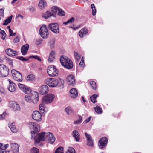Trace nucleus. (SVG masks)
<instances>
[{"instance_id":"25","label":"nucleus","mask_w":153,"mask_h":153,"mask_svg":"<svg viewBox=\"0 0 153 153\" xmlns=\"http://www.w3.org/2000/svg\"><path fill=\"white\" fill-rule=\"evenodd\" d=\"M6 53L9 56H14L17 54L16 51H13L10 48H8L6 50Z\"/></svg>"},{"instance_id":"45","label":"nucleus","mask_w":153,"mask_h":153,"mask_svg":"<svg viewBox=\"0 0 153 153\" xmlns=\"http://www.w3.org/2000/svg\"><path fill=\"white\" fill-rule=\"evenodd\" d=\"M91 8L92 9V15L94 16L96 12V10L95 8V7L93 4H92L91 5Z\"/></svg>"},{"instance_id":"53","label":"nucleus","mask_w":153,"mask_h":153,"mask_svg":"<svg viewBox=\"0 0 153 153\" xmlns=\"http://www.w3.org/2000/svg\"><path fill=\"white\" fill-rule=\"evenodd\" d=\"M30 57L31 58H34L36 59H37L38 60L40 61H41V59L38 56H30Z\"/></svg>"},{"instance_id":"22","label":"nucleus","mask_w":153,"mask_h":153,"mask_svg":"<svg viewBox=\"0 0 153 153\" xmlns=\"http://www.w3.org/2000/svg\"><path fill=\"white\" fill-rule=\"evenodd\" d=\"M11 150L13 153L18 152L19 150V146L17 143H12L10 144Z\"/></svg>"},{"instance_id":"52","label":"nucleus","mask_w":153,"mask_h":153,"mask_svg":"<svg viewBox=\"0 0 153 153\" xmlns=\"http://www.w3.org/2000/svg\"><path fill=\"white\" fill-rule=\"evenodd\" d=\"M17 58L22 61H26L28 60V59H26L22 56H18L17 57Z\"/></svg>"},{"instance_id":"51","label":"nucleus","mask_w":153,"mask_h":153,"mask_svg":"<svg viewBox=\"0 0 153 153\" xmlns=\"http://www.w3.org/2000/svg\"><path fill=\"white\" fill-rule=\"evenodd\" d=\"M42 42V40L41 39H38L36 40L35 43L36 45H38L41 44Z\"/></svg>"},{"instance_id":"31","label":"nucleus","mask_w":153,"mask_h":153,"mask_svg":"<svg viewBox=\"0 0 153 153\" xmlns=\"http://www.w3.org/2000/svg\"><path fill=\"white\" fill-rule=\"evenodd\" d=\"M9 127L12 132L16 133L17 132L18 129L16 128V126L13 123L10 124Z\"/></svg>"},{"instance_id":"61","label":"nucleus","mask_w":153,"mask_h":153,"mask_svg":"<svg viewBox=\"0 0 153 153\" xmlns=\"http://www.w3.org/2000/svg\"><path fill=\"white\" fill-rule=\"evenodd\" d=\"M9 146V145L8 144H6L4 146L3 145V150H5Z\"/></svg>"},{"instance_id":"4","label":"nucleus","mask_w":153,"mask_h":153,"mask_svg":"<svg viewBox=\"0 0 153 153\" xmlns=\"http://www.w3.org/2000/svg\"><path fill=\"white\" fill-rule=\"evenodd\" d=\"M24 99L28 103H36L39 100L38 94L36 92H34V94L32 96L25 95Z\"/></svg>"},{"instance_id":"54","label":"nucleus","mask_w":153,"mask_h":153,"mask_svg":"<svg viewBox=\"0 0 153 153\" xmlns=\"http://www.w3.org/2000/svg\"><path fill=\"white\" fill-rule=\"evenodd\" d=\"M4 8H2L0 9V15L2 16H4Z\"/></svg>"},{"instance_id":"13","label":"nucleus","mask_w":153,"mask_h":153,"mask_svg":"<svg viewBox=\"0 0 153 153\" xmlns=\"http://www.w3.org/2000/svg\"><path fill=\"white\" fill-rule=\"evenodd\" d=\"M32 117L33 119L38 122L40 121L42 119L41 114L39 111H37L33 112Z\"/></svg>"},{"instance_id":"15","label":"nucleus","mask_w":153,"mask_h":153,"mask_svg":"<svg viewBox=\"0 0 153 153\" xmlns=\"http://www.w3.org/2000/svg\"><path fill=\"white\" fill-rule=\"evenodd\" d=\"M71 98L73 99L77 98L78 96V92L76 89L73 88L71 89L69 91Z\"/></svg>"},{"instance_id":"19","label":"nucleus","mask_w":153,"mask_h":153,"mask_svg":"<svg viewBox=\"0 0 153 153\" xmlns=\"http://www.w3.org/2000/svg\"><path fill=\"white\" fill-rule=\"evenodd\" d=\"M67 81L68 84L73 85L75 84L74 76L72 75L68 76L67 79Z\"/></svg>"},{"instance_id":"63","label":"nucleus","mask_w":153,"mask_h":153,"mask_svg":"<svg viewBox=\"0 0 153 153\" xmlns=\"http://www.w3.org/2000/svg\"><path fill=\"white\" fill-rule=\"evenodd\" d=\"M3 150V144L0 143V150Z\"/></svg>"},{"instance_id":"49","label":"nucleus","mask_w":153,"mask_h":153,"mask_svg":"<svg viewBox=\"0 0 153 153\" xmlns=\"http://www.w3.org/2000/svg\"><path fill=\"white\" fill-rule=\"evenodd\" d=\"M74 56L75 59L77 60H79L80 58V56L76 52H74Z\"/></svg>"},{"instance_id":"18","label":"nucleus","mask_w":153,"mask_h":153,"mask_svg":"<svg viewBox=\"0 0 153 153\" xmlns=\"http://www.w3.org/2000/svg\"><path fill=\"white\" fill-rule=\"evenodd\" d=\"M107 142V139L104 137L102 138L99 141V146L101 149L103 148L106 146Z\"/></svg>"},{"instance_id":"24","label":"nucleus","mask_w":153,"mask_h":153,"mask_svg":"<svg viewBox=\"0 0 153 153\" xmlns=\"http://www.w3.org/2000/svg\"><path fill=\"white\" fill-rule=\"evenodd\" d=\"M42 16L45 19H48L50 16H53L54 17H56L55 14L52 13V12L48 11L43 13L42 15Z\"/></svg>"},{"instance_id":"28","label":"nucleus","mask_w":153,"mask_h":153,"mask_svg":"<svg viewBox=\"0 0 153 153\" xmlns=\"http://www.w3.org/2000/svg\"><path fill=\"white\" fill-rule=\"evenodd\" d=\"M73 137L76 141L79 142L80 140V134L76 130H75L72 133Z\"/></svg>"},{"instance_id":"37","label":"nucleus","mask_w":153,"mask_h":153,"mask_svg":"<svg viewBox=\"0 0 153 153\" xmlns=\"http://www.w3.org/2000/svg\"><path fill=\"white\" fill-rule=\"evenodd\" d=\"M0 34L2 35L1 38L3 40H4L6 36V34L5 32L0 28Z\"/></svg>"},{"instance_id":"48","label":"nucleus","mask_w":153,"mask_h":153,"mask_svg":"<svg viewBox=\"0 0 153 153\" xmlns=\"http://www.w3.org/2000/svg\"><path fill=\"white\" fill-rule=\"evenodd\" d=\"M79 65L82 67H85V65L84 63L83 57H82L81 59V61L79 63Z\"/></svg>"},{"instance_id":"8","label":"nucleus","mask_w":153,"mask_h":153,"mask_svg":"<svg viewBox=\"0 0 153 153\" xmlns=\"http://www.w3.org/2000/svg\"><path fill=\"white\" fill-rule=\"evenodd\" d=\"M11 73L13 78L15 80L21 82L22 81V74L15 70L11 71Z\"/></svg>"},{"instance_id":"64","label":"nucleus","mask_w":153,"mask_h":153,"mask_svg":"<svg viewBox=\"0 0 153 153\" xmlns=\"http://www.w3.org/2000/svg\"><path fill=\"white\" fill-rule=\"evenodd\" d=\"M1 153H9V151H0Z\"/></svg>"},{"instance_id":"29","label":"nucleus","mask_w":153,"mask_h":153,"mask_svg":"<svg viewBox=\"0 0 153 153\" xmlns=\"http://www.w3.org/2000/svg\"><path fill=\"white\" fill-rule=\"evenodd\" d=\"M88 33V30L86 28L82 29L79 32V35L81 38H83Z\"/></svg>"},{"instance_id":"57","label":"nucleus","mask_w":153,"mask_h":153,"mask_svg":"<svg viewBox=\"0 0 153 153\" xmlns=\"http://www.w3.org/2000/svg\"><path fill=\"white\" fill-rule=\"evenodd\" d=\"M29 10L31 12H33L35 10L34 7H30L28 8Z\"/></svg>"},{"instance_id":"34","label":"nucleus","mask_w":153,"mask_h":153,"mask_svg":"<svg viewBox=\"0 0 153 153\" xmlns=\"http://www.w3.org/2000/svg\"><path fill=\"white\" fill-rule=\"evenodd\" d=\"M82 121V117L79 116L78 119L74 122V124L78 125L80 124Z\"/></svg>"},{"instance_id":"56","label":"nucleus","mask_w":153,"mask_h":153,"mask_svg":"<svg viewBox=\"0 0 153 153\" xmlns=\"http://www.w3.org/2000/svg\"><path fill=\"white\" fill-rule=\"evenodd\" d=\"M5 114H6V113H5V112H4L3 114L0 115V120H2L4 119L5 116Z\"/></svg>"},{"instance_id":"42","label":"nucleus","mask_w":153,"mask_h":153,"mask_svg":"<svg viewBox=\"0 0 153 153\" xmlns=\"http://www.w3.org/2000/svg\"><path fill=\"white\" fill-rule=\"evenodd\" d=\"M55 41L54 40L52 39L49 42V45L51 48L53 49L54 48L55 46Z\"/></svg>"},{"instance_id":"23","label":"nucleus","mask_w":153,"mask_h":153,"mask_svg":"<svg viewBox=\"0 0 153 153\" xmlns=\"http://www.w3.org/2000/svg\"><path fill=\"white\" fill-rule=\"evenodd\" d=\"M47 6V3L44 0H40L38 3V7L41 10H43Z\"/></svg>"},{"instance_id":"6","label":"nucleus","mask_w":153,"mask_h":153,"mask_svg":"<svg viewBox=\"0 0 153 153\" xmlns=\"http://www.w3.org/2000/svg\"><path fill=\"white\" fill-rule=\"evenodd\" d=\"M47 72L49 75L51 76H56L58 73V71L53 65H51L48 66Z\"/></svg>"},{"instance_id":"16","label":"nucleus","mask_w":153,"mask_h":153,"mask_svg":"<svg viewBox=\"0 0 153 153\" xmlns=\"http://www.w3.org/2000/svg\"><path fill=\"white\" fill-rule=\"evenodd\" d=\"M9 85L8 86V90L11 92L15 91L16 88V85L13 81L10 79H8Z\"/></svg>"},{"instance_id":"12","label":"nucleus","mask_w":153,"mask_h":153,"mask_svg":"<svg viewBox=\"0 0 153 153\" xmlns=\"http://www.w3.org/2000/svg\"><path fill=\"white\" fill-rule=\"evenodd\" d=\"M49 29L53 33H58L59 32V27L57 23L50 24L48 25Z\"/></svg>"},{"instance_id":"17","label":"nucleus","mask_w":153,"mask_h":153,"mask_svg":"<svg viewBox=\"0 0 153 153\" xmlns=\"http://www.w3.org/2000/svg\"><path fill=\"white\" fill-rule=\"evenodd\" d=\"M55 140V138L53 134L50 132H47L46 140L51 144L53 143Z\"/></svg>"},{"instance_id":"20","label":"nucleus","mask_w":153,"mask_h":153,"mask_svg":"<svg viewBox=\"0 0 153 153\" xmlns=\"http://www.w3.org/2000/svg\"><path fill=\"white\" fill-rule=\"evenodd\" d=\"M49 91V88L48 86L44 85L42 86L39 89L40 94L43 95L47 93Z\"/></svg>"},{"instance_id":"5","label":"nucleus","mask_w":153,"mask_h":153,"mask_svg":"<svg viewBox=\"0 0 153 153\" xmlns=\"http://www.w3.org/2000/svg\"><path fill=\"white\" fill-rule=\"evenodd\" d=\"M47 135V132H42L38 134H36L35 137L33 138L35 139L36 142L38 143L40 141H46Z\"/></svg>"},{"instance_id":"60","label":"nucleus","mask_w":153,"mask_h":153,"mask_svg":"<svg viewBox=\"0 0 153 153\" xmlns=\"http://www.w3.org/2000/svg\"><path fill=\"white\" fill-rule=\"evenodd\" d=\"M9 33H10L9 36H15L16 34V33H13V31L12 30V32H9Z\"/></svg>"},{"instance_id":"47","label":"nucleus","mask_w":153,"mask_h":153,"mask_svg":"<svg viewBox=\"0 0 153 153\" xmlns=\"http://www.w3.org/2000/svg\"><path fill=\"white\" fill-rule=\"evenodd\" d=\"M7 61L9 65V67L11 68H13V65L12 61L10 59H7Z\"/></svg>"},{"instance_id":"43","label":"nucleus","mask_w":153,"mask_h":153,"mask_svg":"<svg viewBox=\"0 0 153 153\" xmlns=\"http://www.w3.org/2000/svg\"><path fill=\"white\" fill-rule=\"evenodd\" d=\"M57 14L59 16H63L65 15V12L60 8L58 9Z\"/></svg>"},{"instance_id":"44","label":"nucleus","mask_w":153,"mask_h":153,"mask_svg":"<svg viewBox=\"0 0 153 153\" xmlns=\"http://www.w3.org/2000/svg\"><path fill=\"white\" fill-rule=\"evenodd\" d=\"M89 83L92 89L95 90L97 87L96 83L94 81H91L89 82Z\"/></svg>"},{"instance_id":"2","label":"nucleus","mask_w":153,"mask_h":153,"mask_svg":"<svg viewBox=\"0 0 153 153\" xmlns=\"http://www.w3.org/2000/svg\"><path fill=\"white\" fill-rule=\"evenodd\" d=\"M30 128L32 130V138H34L35 135L40 130V126L37 123L30 122L28 124Z\"/></svg>"},{"instance_id":"62","label":"nucleus","mask_w":153,"mask_h":153,"mask_svg":"<svg viewBox=\"0 0 153 153\" xmlns=\"http://www.w3.org/2000/svg\"><path fill=\"white\" fill-rule=\"evenodd\" d=\"M7 29L9 30V32H12V30L11 29L10 27L9 26H8L7 27Z\"/></svg>"},{"instance_id":"9","label":"nucleus","mask_w":153,"mask_h":153,"mask_svg":"<svg viewBox=\"0 0 153 153\" xmlns=\"http://www.w3.org/2000/svg\"><path fill=\"white\" fill-rule=\"evenodd\" d=\"M39 33L41 36L43 38H45L48 37V32L46 26L43 25L40 28Z\"/></svg>"},{"instance_id":"3","label":"nucleus","mask_w":153,"mask_h":153,"mask_svg":"<svg viewBox=\"0 0 153 153\" xmlns=\"http://www.w3.org/2000/svg\"><path fill=\"white\" fill-rule=\"evenodd\" d=\"M61 64L66 68L68 69H71L73 67L72 62L66 56H61L60 58Z\"/></svg>"},{"instance_id":"41","label":"nucleus","mask_w":153,"mask_h":153,"mask_svg":"<svg viewBox=\"0 0 153 153\" xmlns=\"http://www.w3.org/2000/svg\"><path fill=\"white\" fill-rule=\"evenodd\" d=\"M97 97V95L94 94L90 97L91 101L94 103H95L96 102V99Z\"/></svg>"},{"instance_id":"11","label":"nucleus","mask_w":153,"mask_h":153,"mask_svg":"<svg viewBox=\"0 0 153 153\" xmlns=\"http://www.w3.org/2000/svg\"><path fill=\"white\" fill-rule=\"evenodd\" d=\"M18 86L19 89L26 94H29L32 91L30 87L24 84L19 83Z\"/></svg>"},{"instance_id":"10","label":"nucleus","mask_w":153,"mask_h":153,"mask_svg":"<svg viewBox=\"0 0 153 153\" xmlns=\"http://www.w3.org/2000/svg\"><path fill=\"white\" fill-rule=\"evenodd\" d=\"M55 97V95L51 94H49L44 96L43 98V101L46 104L51 103Z\"/></svg>"},{"instance_id":"36","label":"nucleus","mask_w":153,"mask_h":153,"mask_svg":"<svg viewBox=\"0 0 153 153\" xmlns=\"http://www.w3.org/2000/svg\"><path fill=\"white\" fill-rule=\"evenodd\" d=\"M66 153H75V151L72 147H68Z\"/></svg>"},{"instance_id":"27","label":"nucleus","mask_w":153,"mask_h":153,"mask_svg":"<svg viewBox=\"0 0 153 153\" xmlns=\"http://www.w3.org/2000/svg\"><path fill=\"white\" fill-rule=\"evenodd\" d=\"M29 48L28 44H26L22 46L21 48V53L22 55H25L28 51Z\"/></svg>"},{"instance_id":"39","label":"nucleus","mask_w":153,"mask_h":153,"mask_svg":"<svg viewBox=\"0 0 153 153\" xmlns=\"http://www.w3.org/2000/svg\"><path fill=\"white\" fill-rule=\"evenodd\" d=\"M59 9V8L58 7H57L56 6H54L52 7L51 11L52 12V13H53L55 14L56 16L55 13L58 10V9Z\"/></svg>"},{"instance_id":"26","label":"nucleus","mask_w":153,"mask_h":153,"mask_svg":"<svg viewBox=\"0 0 153 153\" xmlns=\"http://www.w3.org/2000/svg\"><path fill=\"white\" fill-rule=\"evenodd\" d=\"M55 51H52L50 53L49 57L48 59V61L49 62H52L55 59Z\"/></svg>"},{"instance_id":"33","label":"nucleus","mask_w":153,"mask_h":153,"mask_svg":"<svg viewBox=\"0 0 153 153\" xmlns=\"http://www.w3.org/2000/svg\"><path fill=\"white\" fill-rule=\"evenodd\" d=\"M39 109L41 113H44L45 112V104L43 103H42L40 104Z\"/></svg>"},{"instance_id":"35","label":"nucleus","mask_w":153,"mask_h":153,"mask_svg":"<svg viewBox=\"0 0 153 153\" xmlns=\"http://www.w3.org/2000/svg\"><path fill=\"white\" fill-rule=\"evenodd\" d=\"M35 79V76L33 75L30 74L27 76L26 80L27 81H33Z\"/></svg>"},{"instance_id":"58","label":"nucleus","mask_w":153,"mask_h":153,"mask_svg":"<svg viewBox=\"0 0 153 153\" xmlns=\"http://www.w3.org/2000/svg\"><path fill=\"white\" fill-rule=\"evenodd\" d=\"M0 92L1 93H5V91L4 88L1 86L0 85Z\"/></svg>"},{"instance_id":"46","label":"nucleus","mask_w":153,"mask_h":153,"mask_svg":"<svg viewBox=\"0 0 153 153\" xmlns=\"http://www.w3.org/2000/svg\"><path fill=\"white\" fill-rule=\"evenodd\" d=\"M74 20L75 19L74 17H72L67 21L66 22H64L63 24L66 25L68 24V23H72L74 22Z\"/></svg>"},{"instance_id":"21","label":"nucleus","mask_w":153,"mask_h":153,"mask_svg":"<svg viewBox=\"0 0 153 153\" xmlns=\"http://www.w3.org/2000/svg\"><path fill=\"white\" fill-rule=\"evenodd\" d=\"M85 135L87 138L88 145L90 146H93V141L91 135L86 133L85 134Z\"/></svg>"},{"instance_id":"32","label":"nucleus","mask_w":153,"mask_h":153,"mask_svg":"<svg viewBox=\"0 0 153 153\" xmlns=\"http://www.w3.org/2000/svg\"><path fill=\"white\" fill-rule=\"evenodd\" d=\"M13 16L11 15L4 21V23L3 24L4 25H7L8 24L10 23L12 20Z\"/></svg>"},{"instance_id":"40","label":"nucleus","mask_w":153,"mask_h":153,"mask_svg":"<svg viewBox=\"0 0 153 153\" xmlns=\"http://www.w3.org/2000/svg\"><path fill=\"white\" fill-rule=\"evenodd\" d=\"M95 111L98 113H102V109L99 106H97L94 108Z\"/></svg>"},{"instance_id":"7","label":"nucleus","mask_w":153,"mask_h":153,"mask_svg":"<svg viewBox=\"0 0 153 153\" xmlns=\"http://www.w3.org/2000/svg\"><path fill=\"white\" fill-rule=\"evenodd\" d=\"M9 70L5 65L0 64V76L4 77L9 74Z\"/></svg>"},{"instance_id":"55","label":"nucleus","mask_w":153,"mask_h":153,"mask_svg":"<svg viewBox=\"0 0 153 153\" xmlns=\"http://www.w3.org/2000/svg\"><path fill=\"white\" fill-rule=\"evenodd\" d=\"M19 36L16 37L14 39V42L15 43H17V42H19Z\"/></svg>"},{"instance_id":"14","label":"nucleus","mask_w":153,"mask_h":153,"mask_svg":"<svg viewBox=\"0 0 153 153\" xmlns=\"http://www.w3.org/2000/svg\"><path fill=\"white\" fill-rule=\"evenodd\" d=\"M8 106L13 109L14 111H19L20 107L19 105L16 102L14 101H10L9 102Z\"/></svg>"},{"instance_id":"30","label":"nucleus","mask_w":153,"mask_h":153,"mask_svg":"<svg viewBox=\"0 0 153 153\" xmlns=\"http://www.w3.org/2000/svg\"><path fill=\"white\" fill-rule=\"evenodd\" d=\"M65 111L68 115H70L74 113L73 110L70 106H68L66 107Z\"/></svg>"},{"instance_id":"50","label":"nucleus","mask_w":153,"mask_h":153,"mask_svg":"<svg viewBox=\"0 0 153 153\" xmlns=\"http://www.w3.org/2000/svg\"><path fill=\"white\" fill-rule=\"evenodd\" d=\"M31 152L32 153H39V150L36 148L33 147L31 150Z\"/></svg>"},{"instance_id":"1","label":"nucleus","mask_w":153,"mask_h":153,"mask_svg":"<svg viewBox=\"0 0 153 153\" xmlns=\"http://www.w3.org/2000/svg\"><path fill=\"white\" fill-rule=\"evenodd\" d=\"M45 83L50 87L55 88L58 87L62 88L64 86V80L60 78H47L46 79Z\"/></svg>"},{"instance_id":"59","label":"nucleus","mask_w":153,"mask_h":153,"mask_svg":"<svg viewBox=\"0 0 153 153\" xmlns=\"http://www.w3.org/2000/svg\"><path fill=\"white\" fill-rule=\"evenodd\" d=\"M91 117H90L88 118H87L86 120H85L84 121V123H86L89 122L91 120Z\"/></svg>"},{"instance_id":"38","label":"nucleus","mask_w":153,"mask_h":153,"mask_svg":"<svg viewBox=\"0 0 153 153\" xmlns=\"http://www.w3.org/2000/svg\"><path fill=\"white\" fill-rule=\"evenodd\" d=\"M64 148L62 147H60L56 149L55 153H63Z\"/></svg>"}]
</instances>
